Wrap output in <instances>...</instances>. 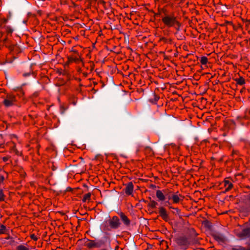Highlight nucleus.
Segmentation results:
<instances>
[{"label":"nucleus","instance_id":"nucleus-1","mask_svg":"<svg viewBox=\"0 0 250 250\" xmlns=\"http://www.w3.org/2000/svg\"><path fill=\"white\" fill-rule=\"evenodd\" d=\"M175 241L180 249L184 250H187L190 244L189 239L186 236H179L176 237Z\"/></svg>","mask_w":250,"mask_h":250},{"label":"nucleus","instance_id":"nucleus-10","mask_svg":"<svg viewBox=\"0 0 250 250\" xmlns=\"http://www.w3.org/2000/svg\"><path fill=\"white\" fill-rule=\"evenodd\" d=\"M134 186L131 182L127 184L125 187V192L127 195H131L133 191Z\"/></svg>","mask_w":250,"mask_h":250},{"label":"nucleus","instance_id":"nucleus-6","mask_svg":"<svg viewBox=\"0 0 250 250\" xmlns=\"http://www.w3.org/2000/svg\"><path fill=\"white\" fill-rule=\"evenodd\" d=\"M159 213L160 216L163 220L166 221L168 220V215L167 213L166 209L163 207H160L159 208Z\"/></svg>","mask_w":250,"mask_h":250},{"label":"nucleus","instance_id":"nucleus-16","mask_svg":"<svg viewBox=\"0 0 250 250\" xmlns=\"http://www.w3.org/2000/svg\"><path fill=\"white\" fill-rule=\"evenodd\" d=\"M13 146H11V150L13 152L15 153L16 154L19 155H20V152L19 151L17 150V149L16 148V145L15 143H13Z\"/></svg>","mask_w":250,"mask_h":250},{"label":"nucleus","instance_id":"nucleus-26","mask_svg":"<svg viewBox=\"0 0 250 250\" xmlns=\"http://www.w3.org/2000/svg\"><path fill=\"white\" fill-rule=\"evenodd\" d=\"M2 159H3V161L4 162H7V161H8V157H4L2 158Z\"/></svg>","mask_w":250,"mask_h":250},{"label":"nucleus","instance_id":"nucleus-4","mask_svg":"<svg viewBox=\"0 0 250 250\" xmlns=\"http://www.w3.org/2000/svg\"><path fill=\"white\" fill-rule=\"evenodd\" d=\"M108 223L110 228L113 229H118L121 225L120 220L116 216H113L110 219Z\"/></svg>","mask_w":250,"mask_h":250},{"label":"nucleus","instance_id":"nucleus-14","mask_svg":"<svg viewBox=\"0 0 250 250\" xmlns=\"http://www.w3.org/2000/svg\"><path fill=\"white\" fill-rule=\"evenodd\" d=\"M91 194L90 193H88L85 194L83 198V202H85L87 201H89L90 200Z\"/></svg>","mask_w":250,"mask_h":250},{"label":"nucleus","instance_id":"nucleus-9","mask_svg":"<svg viewBox=\"0 0 250 250\" xmlns=\"http://www.w3.org/2000/svg\"><path fill=\"white\" fill-rule=\"evenodd\" d=\"M239 237L241 238H244L250 236V228H246L243 229L239 234Z\"/></svg>","mask_w":250,"mask_h":250},{"label":"nucleus","instance_id":"nucleus-17","mask_svg":"<svg viewBox=\"0 0 250 250\" xmlns=\"http://www.w3.org/2000/svg\"><path fill=\"white\" fill-rule=\"evenodd\" d=\"M17 250H29L28 247L20 245L17 247Z\"/></svg>","mask_w":250,"mask_h":250},{"label":"nucleus","instance_id":"nucleus-29","mask_svg":"<svg viewBox=\"0 0 250 250\" xmlns=\"http://www.w3.org/2000/svg\"><path fill=\"white\" fill-rule=\"evenodd\" d=\"M104 229V230H109V229H108V228H107L106 229Z\"/></svg>","mask_w":250,"mask_h":250},{"label":"nucleus","instance_id":"nucleus-28","mask_svg":"<svg viewBox=\"0 0 250 250\" xmlns=\"http://www.w3.org/2000/svg\"><path fill=\"white\" fill-rule=\"evenodd\" d=\"M29 75H30V73H25V74H23V76L24 77H26V76H29Z\"/></svg>","mask_w":250,"mask_h":250},{"label":"nucleus","instance_id":"nucleus-8","mask_svg":"<svg viewBox=\"0 0 250 250\" xmlns=\"http://www.w3.org/2000/svg\"><path fill=\"white\" fill-rule=\"evenodd\" d=\"M165 192L166 190H157L156 191V196L159 201H164L166 199Z\"/></svg>","mask_w":250,"mask_h":250},{"label":"nucleus","instance_id":"nucleus-19","mask_svg":"<svg viewBox=\"0 0 250 250\" xmlns=\"http://www.w3.org/2000/svg\"><path fill=\"white\" fill-rule=\"evenodd\" d=\"M6 230V227L3 225H0V235L5 233Z\"/></svg>","mask_w":250,"mask_h":250},{"label":"nucleus","instance_id":"nucleus-18","mask_svg":"<svg viewBox=\"0 0 250 250\" xmlns=\"http://www.w3.org/2000/svg\"><path fill=\"white\" fill-rule=\"evenodd\" d=\"M208 59L207 58V57L205 56L202 57L200 60V62L203 65L206 64L208 62Z\"/></svg>","mask_w":250,"mask_h":250},{"label":"nucleus","instance_id":"nucleus-3","mask_svg":"<svg viewBox=\"0 0 250 250\" xmlns=\"http://www.w3.org/2000/svg\"><path fill=\"white\" fill-rule=\"evenodd\" d=\"M17 99L15 95L13 94L7 95L4 98L3 104L6 107H10L16 104Z\"/></svg>","mask_w":250,"mask_h":250},{"label":"nucleus","instance_id":"nucleus-25","mask_svg":"<svg viewBox=\"0 0 250 250\" xmlns=\"http://www.w3.org/2000/svg\"><path fill=\"white\" fill-rule=\"evenodd\" d=\"M31 238L34 240H37V238L36 236H35V235L33 234L31 235Z\"/></svg>","mask_w":250,"mask_h":250},{"label":"nucleus","instance_id":"nucleus-23","mask_svg":"<svg viewBox=\"0 0 250 250\" xmlns=\"http://www.w3.org/2000/svg\"><path fill=\"white\" fill-rule=\"evenodd\" d=\"M168 207L169 208H172L174 210H175L177 212V213H179L180 212V210L177 208H173L171 205Z\"/></svg>","mask_w":250,"mask_h":250},{"label":"nucleus","instance_id":"nucleus-15","mask_svg":"<svg viewBox=\"0 0 250 250\" xmlns=\"http://www.w3.org/2000/svg\"><path fill=\"white\" fill-rule=\"evenodd\" d=\"M237 83L240 85H243L245 83V81L243 77H240L238 79H236L235 80Z\"/></svg>","mask_w":250,"mask_h":250},{"label":"nucleus","instance_id":"nucleus-13","mask_svg":"<svg viewBox=\"0 0 250 250\" xmlns=\"http://www.w3.org/2000/svg\"><path fill=\"white\" fill-rule=\"evenodd\" d=\"M120 217L124 224L126 226H129L130 223V220L128 219L127 217L123 213L120 214Z\"/></svg>","mask_w":250,"mask_h":250},{"label":"nucleus","instance_id":"nucleus-7","mask_svg":"<svg viewBox=\"0 0 250 250\" xmlns=\"http://www.w3.org/2000/svg\"><path fill=\"white\" fill-rule=\"evenodd\" d=\"M183 197L178 192H176L172 194L171 196V200L173 204H178L183 201Z\"/></svg>","mask_w":250,"mask_h":250},{"label":"nucleus","instance_id":"nucleus-22","mask_svg":"<svg viewBox=\"0 0 250 250\" xmlns=\"http://www.w3.org/2000/svg\"><path fill=\"white\" fill-rule=\"evenodd\" d=\"M233 250H250V249H246L242 247H239L233 249Z\"/></svg>","mask_w":250,"mask_h":250},{"label":"nucleus","instance_id":"nucleus-24","mask_svg":"<svg viewBox=\"0 0 250 250\" xmlns=\"http://www.w3.org/2000/svg\"><path fill=\"white\" fill-rule=\"evenodd\" d=\"M69 62H75V61H77L78 60V58H69Z\"/></svg>","mask_w":250,"mask_h":250},{"label":"nucleus","instance_id":"nucleus-20","mask_svg":"<svg viewBox=\"0 0 250 250\" xmlns=\"http://www.w3.org/2000/svg\"><path fill=\"white\" fill-rule=\"evenodd\" d=\"M4 195L3 193V191L2 189H0V201H4Z\"/></svg>","mask_w":250,"mask_h":250},{"label":"nucleus","instance_id":"nucleus-12","mask_svg":"<svg viewBox=\"0 0 250 250\" xmlns=\"http://www.w3.org/2000/svg\"><path fill=\"white\" fill-rule=\"evenodd\" d=\"M224 183L226 191H229L233 187V184L229 180L225 179Z\"/></svg>","mask_w":250,"mask_h":250},{"label":"nucleus","instance_id":"nucleus-27","mask_svg":"<svg viewBox=\"0 0 250 250\" xmlns=\"http://www.w3.org/2000/svg\"><path fill=\"white\" fill-rule=\"evenodd\" d=\"M3 180H4V177L1 176L0 178V182H3Z\"/></svg>","mask_w":250,"mask_h":250},{"label":"nucleus","instance_id":"nucleus-5","mask_svg":"<svg viewBox=\"0 0 250 250\" xmlns=\"http://www.w3.org/2000/svg\"><path fill=\"white\" fill-rule=\"evenodd\" d=\"M104 245V242L101 241L90 240L86 244L89 248H99Z\"/></svg>","mask_w":250,"mask_h":250},{"label":"nucleus","instance_id":"nucleus-2","mask_svg":"<svg viewBox=\"0 0 250 250\" xmlns=\"http://www.w3.org/2000/svg\"><path fill=\"white\" fill-rule=\"evenodd\" d=\"M162 21L168 27H173L175 25H179V22L174 15H167L163 17Z\"/></svg>","mask_w":250,"mask_h":250},{"label":"nucleus","instance_id":"nucleus-11","mask_svg":"<svg viewBox=\"0 0 250 250\" xmlns=\"http://www.w3.org/2000/svg\"><path fill=\"white\" fill-rule=\"evenodd\" d=\"M165 196H166V199H167V201L166 202V204H165V205L166 206H170L171 205V203L170 202V200H171V196L172 194H174V193L171 191H169V192H168L167 193L166 192H165Z\"/></svg>","mask_w":250,"mask_h":250},{"label":"nucleus","instance_id":"nucleus-21","mask_svg":"<svg viewBox=\"0 0 250 250\" xmlns=\"http://www.w3.org/2000/svg\"><path fill=\"white\" fill-rule=\"evenodd\" d=\"M158 203L155 201H152L150 203V206L151 208H154L156 207Z\"/></svg>","mask_w":250,"mask_h":250}]
</instances>
